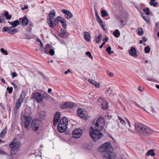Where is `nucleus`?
Segmentation results:
<instances>
[{
	"label": "nucleus",
	"mask_w": 159,
	"mask_h": 159,
	"mask_svg": "<svg viewBox=\"0 0 159 159\" xmlns=\"http://www.w3.org/2000/svg\"><path fill=\"white\" fill-rule=\"evenodd\" d=\"M104 125V120L102 117L99 118L93 125L94 128L91 127L89 131L92 139L94 141L101 139L102 134L100 131L103 129Z\"/></svg>",
	"instance_id": "nucleus-1"
},
{
	"label": "nucleus",
	"mask_w": 159,
	"mask_h": 159,
	"mask_svg": "<svg viewBox=\"0 0 159 159\" xmlns=\"http://www.w3.org/2000/svg\"><path fill=\"white\" fill-rule=\"evenodd\" d=\"M61 115V113L59 112H57L55 114L53 120V124L54 126H55L58 123L57 126V130L59 132L63 133L66 129L68 120L66 117H63L58 122L60 119Z\"/></svg>",
	"instance_id": "nucleus-2"
},
{
	"label": "nucleus",
	"mask_w": 159,
	"mask_h": 159,
	"mask_svg": "<svg viewBox=\"0 0 159 159\" xmlns=\"http://www.w3.org/2000/svg\"><path fill=\"white\" fill-rule=\"evenodd\" d=\"M135 127L137 132L142 136H148L153 131L150 128L139 122L135 123Z\"/></svg>",
	"instance_id": "nucleus-3"
},
{
	"label": "nucleus",
	"mask_w": 159,
	"mask_h": 159,
	"mask_svg": "<svg viewBox=\"0 0 159 159\" xmlns=\"http://www.w3.org/2000/svg\"><path fill=\"white\" fill-rule=\"evenodd\" d=\"M98 150L100 152H106V154L103 155L104 157L107 159H111L112 158V149L110 143H105L99 148Z\"/></svg>",
	"instance_id": "nucleus-4"
},
{
	"label": "nucleus",
	"mask_w": 159,
	"mask_h": 159,
	"mask_svg": "<svg viewBox=\"0 0 159 159\" xmlns=\"http://www.w3.org/2000/svg\"><path fill=\"white\" fill-rule=\"evenodd\" d=\"M20 145L16 139H13V141L9 145V147L11 148L10 153L11 155H14L16 152L19 148Z\"/></svg>",
	"instance_id": "nucleus-5"
},
{
	"label": "nucleus",
	"mask_w": 159,
	"mask_h": 159,
	"mask_svg": "<svg viewBox=\"0 0 159 159\" xmlns=\"http://www.w3.org/2000/svg\"><path fill=\"white\" fill-rule=\"evenodd\" d=\"M32 120V118L30 116H25L24 118H21L22 122L24 124L25 127L27 130H29Z\"/></svg>",
	"instance_id": "nucleus-6"
},
{
	"label": "nucleus",
	"mask_w": 159,
	"mask_h": 159,
	"mask_svg": "<svg viewBox=\"0 0 159 159\" xmlns=\"http://www.w3.org/2000/svg\"><path fill=\"white\" fill-rule=\"evenodd\" d=\"M41 122L39 120H32L31 126L33 129L38 134L40 127H41Z\"/></svg>",
	"instance_id": "nucleus-7"
},
{
	"label": "nucleus",
	"mask_w": 159,
	"mask_h": 159,
	"mask_svg": "<svg viewBox=\"0 0 159 159\" xmlns=\"http://www.w3.org/2000/svg\"><path fill=\"white\" fill-rule=\"evenodd\" d=\"M44 98V96L39 93L36 92L33 93L32 98L34 101H36L38 103L42 102Z\"/></svg>",
	"instance_id": "nucleus-8"
},
{
	"label": "nucleus",
	"mask_w": 159,
	"mask_h": 159,
	"mask_svg": "<svg viewBox=\"0 0 159 159\" xmlns=\"http://www.w3.org/2000/svg\"><path fill=\"white\" fill-rule=\"evenodd\" d=\"M77 114L81 118L84 120H87L89 118L88 112L85 109H78L77 110Z\"/></svg>",
	"instance_id": "nucleus-9"
},
{
	"label": "nucleus",
	"mask_w": 159,
	"mask_h": 159,
	"mask_svg": "<svg viewBox=\"0 0 159 159\" xmlns=\"http://www.w3.org/2000/svg\"><path fill=\"white\" fill-rule=\"evenodd\" d=\"M82 134V131L80 129H77L73 131V137L75 139H78L80 138Z\"/></svg>",
	"instance_id": "nucleus-10"
},
{
	"label": "nucleus",
	"mask_w": 159,
	"mask_h": 159,
	"mask_svg": "<svg viewBox=\"0 0 159 159\" xmlns=\"http://www.w3.org/2000/svg\"><path fill=\"white\" fill-rule=\"evenodd\" d=\"M74 106V103L71 102H66L60 104V106L62 109L71 108Z\"/></svg>",
	"instance_id": "nucleus-11"
},
{
	"label": "nucleus",
	"mask_w": 159,
	"mask_h": 159,
	"mask_svg": "<svg viewBox=\"0 0 159 159\" xmlns=\"http://www.w3.org/2000/svg\"><path fill=\"white\" fill-rule=\"evenodd\" d=\"M98 101L101 103V107L103 109L106 110L108 108V103L104 99L100 98L98 99Z\"/></svg>",
	"instance_id": "nucleus-12"
},
{
	"label": "nucleus",
	"mask_w": 159,
	"mask_h": 159,
	"mask_svg": "<svg viewBox=\"0 0 159 159\" xmlns=\"http://www.w3.org/2000/svg\"><path fill=\"white\" fill-rule=\"evenodd\" d=\"M58 18L59 22L62 24V26L63 28L64 29H66L67 25L66 20L63 17L60 16H58Z\"/></svg>",
	"instance_id": "nucleus-13"
},
{
	"label": "nucleus",
	"mask_w": 159,
	"mask_h": 159,
	"mask_svg": "<svg viewBox=\"0 0 159 159\" xmlns=\"http://www.w3.org/2000/svg\"><path fill=\"white\" fill-rule=\"evenodd\" d=\"M58 16L57 18H50V27H53L54 26L58 24Z\"/></svg>",
	"instance_id": "nucleus-14"
},
{
	"label": "nucleus",
	"mask_w": 159,
	"mask_h": 159,
	"mask_svg": "<svg viewBox=\"0 0 159 159\" xmlns=\"http://www.w3.org/2000/svg\"><path fill=\"white\" fill-rule=\"evenodd\" d=\"M62 12L64 13L65 17L66 19H70L73 16L72 14L69 11L63 9L62 10Z\"/></svg>",
	"instance_id": "nucleus-15"
},
{
	"label": "nucleus",
	"mask_w": 159,
	"mask_h": 159,
	"mask_svg": "<svg viewBox=\"0 0 159 159\" xmlns=\"http://www.w3.org/2000/svg\"><path fill=\"white\" fill-rule=\"evenodd\" d=\"M129 54L133 57H136L137 54L136 53V50L135 48L132 47L129 51Z\"/></svg>",
	"instance_id": "nucleus-16"
},
{
	"label": "nucleus",
	"mask_w": 159,
	"mask_h": 159,
	"mask_svg": "<svg viewBox=\"0 0 159 159\" xmlns=\"http://www.w3.org/2000/svg\"><path fill=\"white\" fill-rule=\"evenodd\" d=\"M84 38L87 42L89 41L91 39L90 33L87 31L85 32L84 33Z\"/></svg>",
	"instance_id": "nucleus-17"
},
{
	"label": "nucleus",
	"mask_w": 159,
	"mask_h": 159,
	"mask_svg": "<svg viewBox=\"0 0 159 159\" xmlns=\"http://www.w3.org/2000/svg\"><path fill=\"white\" fill-rule=\"evenodd\" d=\"M59 35L60 37L64 38H66L67 37V33L63 29H61V33H59Z\"/></svg>",
	"instance_id": "nucleus-18"
},
{
	"label": "nucleus",
	"mask_w": 159,
	"mask_h": 159,
	"mask_svg": "<svg viewBox=\"0 0 159 159\" xmlns=\"http://www.w3.org/2000/svg\"><path fill=\"white\" fill-rule=\"evenodd\" d=\"M19 20L22 21V25L24 26H26L28 24V20L27 17H24L22 19H20Z\"/></svg>",
	"instance_id": "nucleus-19"
},
{
	"label": "nucleus",
	"mask_w": 159,
	"mask_h": 159,
	"mask_svg": "<svg viewBox=\"0 0 159 159\" xmlns=\"http://www.w3.org/2000/svg\"><path fill=\"white\" fill-rule=\"evenodd\" d=\"M89 82L91 84L94 85L96 87L98 88L99 87V84L98 83H97L94 80H89Z\"/></svg>",
	"instance_id": "nucleus-20"
},
{
	"label": "nucleus",
	"mask_w": 159,
	"mask_h": 159,
	"mask_svg": "<svg viewBox=\"0 0 159 159\" xmlns=\"http://www.w3.org/2000/svg\"><path fill=\"white\" fill-rule=\"evenodd\" d=\"M147 155H150L154 157L155 156V153L154 152V150L153 149L149 150L146 154Z\"/></svg>",
	"instance_id": "nucleus-21"
},
{
	"label": "nucleus",
	"mask_w": 159,
	"mask_h": 159,
	"mask_svg": "<svg viewBox=\"0 0 159 159\" xmlns=\"http://www.w3.org/2000/svg\"><path fill=\"white\" fill-rule=\"evenodd\" d=\"M44 52L47 54H50V45L49 44H46L44 48Z\"/></svg>",
	"instance_id": "nucleus-22"
},
{
	"label": "nucleus",
	"mask_w": 159,
	"mask_h": 159,
	"mask_svg": "<svg viewBox=\"0 0 159 159\" xmlns=\"http://www.w3.org/2000/svg\"><path fill=\"white\" fill-rule=\"evenodd\" d=\"M152 103H149V104L147 105L146 108L148 110H151V112L153 113L155 112V111L153 107L152 106Z\"/></svg>",
	"instance_id": "nucleus-23"
},
{
	"label": "nucleus",
	"mask_w": 159,
	"mask_h": 159,
	"mask_svg": "<svg viewBox=\"0 0 159 159\" xmlns=\"http://www.w3.org/2000/svg\"><path fill=\"white\" fill-rule=\"evenodd\" d=\"M113 34L114 35L115 37L116 38L118 37L120 35V33L118 29H116L115 31H114Z\"/></svg>",
	"instance_id": "nucleus-24"
},
{
	"label": "nucleus",
	"mask_w": 159,
	"mask_h": 159,
	"mask_svg": "<svg viewBox=\"0 0 159 159\" xmlns=\"http://www.w3.org/2000/svg\"><path fill=\"white\" fill-rule=\"evenodd\" d=\"M4 16L7 20H10L11 17V16L9 15L8 12L6 11L4 13Z\"/></svg>",
	"instance_id": "nucleus-25"
},
{
	"label": "nucleus",
	"mask_w": 159,
	"mask_h": 159,
	"mask_svg": "<svg viewBox=\"0 0 159 159\" xmlns=\"http://www.w3.org/2000/svg\"><path fill=\"white\" fill-rule=\"evenodd\" d=\"M142 17L143 19L147 22H149L150 21V19H149V17L148 16H145V15L144 14L142 15Z\"/></svg>",
	"instance_id": "nucleus-26"
},
{
	"label": "nucleus",
	"mask_w": 159,
	"mask_h": 159,
	"mask_svg": "<svg viewBox=\"0 0 159 159\" xmlns=\"http://www.w3.org/2000/svg\"><path fill=\"white\" fill-rule=\"evenodd\" d=\"M101 14L102 17H105L107 16L108 15V13L105 10H102L101 11Z\"/></svg>",
	"instance_id": "nucleus-27"
},
{
	"label": "nucleus",
	"mask_w": 159,
	"mask_h": 159,
	"mask_svg": "<svg viewBox=\"0 0 159 159\" xmlns=\"http://www.w3.org/2000/svg\"><path fill=\"white\" fill-rule=\"evenodd\" d=\"M56 13L55 10L52 9L50 11V18H53L56 16Z\"/></svg>",
	"instance_id": "nucleus-28"
},
{
	"label": "nucleus",
	"mask_w": 159,
	"mask_h": 159,
	"mask_svg": "<svg viewBox=\"0 0 159 159\" xmlns=\"http://www.w3.org/2000/svg\"><path fill=\"white\" fill-rule=\"evenodd\" d=\"M46 115V112L45 111H41L39 113V116L40 118H43Z\"/></svg>",
	"instance_id": "nucleus-29"
},
{
	"label": "nucleus",
	"mask_w": 159,
	"mask_h": 159,
	"mask_svg": "<svg viewBox=\"0 0 159 159\" xmlns=\"http://www.w3.org/2000/svg\"><path fill=\"white\" fill-rule=\"evenodd\" d=\"M102 35L101 34H99L96 39V43H99L102 39Z\"/></svg>",
	"instance_id": "nucleus-30"
},
{
	"label": "nucleus",
	"mask_w": 159,
	"mask_h": 159,
	"mask_svg": "<svg viewBox=\"0 0 159 159\" xmlns=\"http://www.w3.org/2000/svg\"><path fill=\"white\" fill-rule=\"evenodd\" d=\"M19 24V21L18 20H15L13 21V23L12 27H15L17 26Z\"/></svg>",
	"instance_id": "nucleus-31"
},
{
	"label": "nucleus",
	"mask_w": 159,
	"mask_h": 159,
	"mask_svg": "<svg viewBox=\"0 0 159 159\" xmlns=\"http://www.w3.org/2000/svg\"><path fill=\"white\" fill-rule=\"evenodd\" d=\"M106 51L109 54H111L114 53L113 51H111V48L110 46L108 47L106 49Z\"/></svg>",
	"instance_id": "nucleus-32"
},
{
	"label": "nucleus",
	"mask_w": 159,
	"mask_h": 159,
	"mask_svg": "<svg viewBox=\"0 0 159 159\" xmlns=\"http://www.w3.org/2000/svg\"><path fill=\"white\" fill-rule=\"evenodd\" d=\"M150 48L149 46H147L145 47L144 49L145 53H149L150 52Z\"/></svg>",
	"instance_id": "nucleus-33"
},
{
	"label": "nucleus",
	"mask_w": 159,
	"mask_h": 159,
	"mask_svg": "<svg viewBox=\"0 0 159 159\" xmlns=\"http://www.w3.org/2000/svg\"><path fill=\"white\" fill-rule=\"evenodd\" d=\"M155 0H150V4L151 6H153L154 7L156 6L157 5V3L156 2Z\"/></svg>",
	"instance_id": "nucleus-34"
},
{
	"label": "nucleus",
	"mask_w": 159,
	"mask_h": 159,
	"mask_svg": "<svg viewBox=\"0 0 159 159\" xmlns=\"http://www.w3.org/2000/svg\"><path fill=\"white\" fill-rule=\"evenodd\" d=\"M118 120L120 121V123L122 124L123 125H125L126 124L125 121L120 116H118Z\"/></svg>",
	"instance_id": "nucleus-35"
},
{
	"label": "nucleus",
	"mask_w": 159,
	"mask_h": 159,
	"mask_svg": "<svg viewBox=\"0 0 159 159\" xmlns=\"http://www.w3.org/2000/svg\"><path fill=\"white\" fill-rule=\"evenodd\" d=\"M7 132L6 129H3L0 134V137H3L6 134Z\"/></svg>",
	"instance_id": "nucleus-36"
},
{
	"label": "nucleus",
	"mask_w": 159,
	"mask_h": 159,
	"mask_svg": "<svg viewBox=\"0 0 159 159\" xmlns=\"http://www.w3.org/2000/svg\"><path fill=\"white\" fill-rule=\"evenodd\" d=\"M133 103L134 104V105L136 106V107H139V108H141V109H143L144 110V111H147V112H148V113H149L148 111H147L145 109V108L144 107H141V106H140V105H138L136 102H134Z\"/></svg>",
	"instance_id": "nucleus-37"
},
{
	"label": "nucleus",
	"mask_w": 159,
	"mask_h": 159,
	"mask_svg": "<svg viewBox=\"0 0 159 159\" xmlns=\"http://www.w3.org/2000/svg\"><path fill=\"white\" fill-rule=\"evenodd\" d=\"M20 101L18 100L17 101V102L16 103V107L17 108H18L20 107V106L21 104L22 103Z\"/></svg>",
	"instance_id": "nucleus-38"
},
{
	"label": "nucleus",
	"mask_w": 159,
	"mask_h": 159,
	"mask_svg": "<svg viewBox=\"0 0 159 159\" xmlns=\"http://www.w3.org/2000/svg\"><path fill=\"white\" fill-rule=\"evenodd\" d=\"M25 98V95H23L22 93L20 95L19 99H18V100L20 101V102H23Z\"/></svg>",
	"instance_id": "nucleus-39"
},
{
	"label": "nucleus",
	"mask_w": 159,
	"mask_h": 159,
	"mask_svg": "<svg viewBox=\"0 0 159 159\" xmlns=\"http://www.w3.org/2000/svg\"><path fill=\"white\" fill-rule=\"evenodd\" d=\"M149 9L148 7H147L146 9H144L143 11L145 12L146 15H149L150 14L149 12Z\"/></svg>",
	"instance_id": "nucleus-40"
},
{
	"label": "nucleus",
	"mask_w": 159,
	"mask_h": 159,
	"mask_svg": "<svg viewBox=\"0 0 159 159\" xmlns=\"http://www.w3.org/2000/svg\"><path fill=\"white\" fill-rule=\"evenodd\" d=\"M120 22L121 25H122V27H123L126 24V21L125 20L123 19H120Z\"/></svg>",
	"instance_id": "nucleus-41"
},
{
	"label": "nucleus",
	"mask_w": 159,
	"mask_h": 159,
	"mask_svg": "<svg viewBox=\"0 0 159 159\" xmlns=\"http://www.w3.org/2000/svg\"><path fill=\"white\" fill-rule=\"evenodd\" d=\"M143 31L142 28H139L138 29V34L139 35H141L143 33Z\"/></svg>",
	"instance_id": "nucleus-42"
},
{
	"label": "nucleus",
	"mask_w": 159,
	"mask_h": 159,
	"mask_svg": "<svg viewBox=\"0 0 159 159\" xmlns=\"http://www.w3.org/2000/svg\"><path fill=\"white\" fill-rule=\"evenodd\" d=\"M85 54L88 56L91 59H92L93 58V56H92L91 53L90 52H86L85 53Z\"/></svg>",
	"instance_id": "nucleus-43"
},
{
	"label": "nucleus",
	"mask_w": 159,
	"mask_h": 159,
	"mask_svg": "<svg viewBox=\"0 0 159 159\" xmlns=\"http://www.w3.org/2000/svg\"><path fill=\"white\" fill-rule=\"evenodd\" d=\"M0 51L2 53L5 54L6 55H7L8 53L6 50H5L3 48H1L0 49Z\"/></svg>",
	"instance_id": "nucleus-44"
},
{
	"label": "nucleus",
	"mask_w": 159,
	"mask_h": 159,
	"mask_svg": "<svg viewBox=\"0 0 159 159\" xmlns=\"http://www.w3.org/2000/svg\"><path fill=\"white\" fill-rule=\"evenodd\" d=\"M98 23L99 24V25H101L103 27L105 26V25H104V23L103 22V21L101 19L98 20Z\"/></svg>",
	"instance_id": "nucleus-45"
},
{
	"label": "nucleus",
	"mask_w": 159,
	"mask_h": 159,
	"mask_svg": "<svg viewBox=\"0 0 159 159\" xmlns=\"http://www.w3.org/2000/svg\"><path fill=\"white\" fill-rule=\"evenodd\" d=\"M18 31L17 29H15L14 30H11V34H13L17 32Z\"/></svg>",
	"instance_id": "nucleus-46"
},
{
	"label": "nucleus",
	"mask_w": 159,
	"mask_h": 159,
	"mask_svg": "<svg viewBox=\"0 0 159 159\" xmlns=\"http://www.w3.org/2000/svg\"><path fill=\"white\" fill-rule=\"evenodd\" d=\"M12 89L13 88L11 87L10 88L7 87V90L9 93H11L12 92Z\"/></svg>",
	"instance_id": "nucleus-47"
},
{
	"label": "nucleus",
	"mask_w": 159,
	"mask_h": 159,
	"mask_svg": "<svg viewBox=\"0 0 159 159\" xmlns=\"http://www.w3.org/2000/svg\"><path fill=\"white\" fill-rule=\"evenodd\" d=\"M55 54V51L54 49H50V56H53Z\"/></svg>",
	"instance_id": "nucleus-48"
},
{
	"label": "nucleus",
	"mask_w": 159,
	"mask_h": 159,
	"mask_svg": "<svg viewBox=\"0 0 159 159\" xmlns=\"http://www.w3.org/2000/svg\"><path fill=\"white\" fill-rule=\"evenodd\" d=\"M8 29L9 27H4L3 28V29L2 30V31L3 32L7 31L8 30Z\"/></svg>",
	"instance_id": "nucleus-49"
},
{
	"label": "nucleus",
	"mask_w": 159,
	"mask_h": 159,
	"mask_svg": "<svg viewBox=\"0 0 159 159\" xmlns=\"http://www.w3.org/2000/svg\"><path fill=\"white\" fill-rule=\"evenodd\" d=\"M147 80L149 81H151L152 82H155L156 81L155 80L151 78H148L147 79Z\"/></svg>",
	"instance_id": "nucleus-50"
},
{
	"label": "nucleus",
	"mask_w": 159,
	"mask_h": 159,
	"mask_svg": "<svg viewBox=\"0 0 159 159\" xmlns=\"http://www.w3.org/2000/svg\"><path fill=\"white\" fill-rule=\"evenodd\" d=\"M12 78L17 76V74L15 72H13L12 73Z\"/></svg>",
	"instance_id": "nucleus-51"
},
{
	"label": "nucleus",
	"mask_w": 159,
	"mask_h": 159,
	"mask_svg": "<svg viewBox=\"0 0 159 159\" xmlns=\"http://www.w3.org/2000/svg\"><path fill=\"white\" fill-rule=\"evenodd\" d=\"M125 119L126 120L127 122V123L128 124L129 126V127L130 128H131V125L130 123V121L128 119L125 118Z\"/></svg>",
	"instance_id": "nucleus-52"
},
{
	"label": "nucleus",
	"mask_w": 159,
	"mask_h": 159,
	"mask_svg": "<svg viewBox=\"0 0 159 159\" xmlns=\"http://www.w3.org/2000/svg\"><path fill=\"white\" fill-rule=\"evenodd\" d=\"M96 16H97V20L98 21L100 19H101V18H100L99 16L98 15V14L97 13H96Z\"/></svg>",
	"instance_id": "nucleus-53"
},
{
	"label": "nucleus",
	"mask_w": 159,
	"mask_h": 159,
	"mask_svg": "<svg viewBox=\"0 0 159 159\" xmlns=\"http://www.w3.org/2000/svg\"><path fill=\"white\" fill-rule=\"evenodd\" d=\"M71 72L70 70L69 69H68L67 71L65 72L64 73L65 74H67L68 73H70Z\"/></svg>",
	"instance_id": "nucleus-54"
},
{
	"label": "nucleus",
	"mask_w": 159,
	"mask_h": 159,
	"mask_svg": "<svg viewBox=\"0 0 159 159\" xmlns=\"http://www.w3.org/2000/svg\"><path fill=\"white\" fill-rule=\"evenodd\" d=\"M4 21V19L2 18H1V16H0V23H2Z\"/></svg>",
	"instance_id": "nucleus-55"
},
{
	"label": "nucleus",
	"mask_w": 159,
	"mask_h": 159,
	"mask_svg": "<svg viewBox=\"0 0 159 159\" xmlns=\"http://www.w3.org/2000/svg\"><path fill=\"white\" fill-rule=\"evenodd\" d=\"M105 44V42H103L101 44V45L99 46V48H102L103 46Z\"/></svg>",
	"instance_id": "nucleus-56"
},
{
	"label": "nucleus",
	"mask_w": 159,
	"mask_h": 159,
	"mask_svg": "<svg viewBox=\"0 0 159 159\" xmlns=\"http://www.w3.org/2000/svg\"><path fill=\"white\" fill-rule=\"evenodd\" d=\"M11 84L15 89H16L17 88L18 86L16 84H15L13 83H12Z\"/></svg>",
	"instance_id": "nucleus-57"
},
{
	"label": "nucleus",
	"mask_w": 159,
	"mask_h": 159,
	"mask_svg": "<svg viewBox=\"0 0 159 159\" xmlns=\"http://www.w3.org/2000/svg\"><path fill=\"white\" fill-rule=\"evenodd\" d=\"M11 28H12L11 27H9V29L7 31V33L11 34Z\"/></svg>",
	"instance_id": "nucleus-58"
},
{
	"label": "nucleus",
	"mask_w": 159,
	"mask_h": 159,
	"mask_svg": "<svg viewBox=\"0 0 159 159\" xmlns=\"http://www.w3.org/2000/svg\"><path fill=\"white\" fill-rule=\"evenodd\" d=\"M5 154V152L2 150H0V154L4 155Z\"/></svg>",
	"instance_id": "nucleus-59"
},
{
	"label": "nucleus",
	"mask_w": 159,
	"mask_h": 159,
	"mask_svg": "<svg viewBox=\"0 0 159 159\" xmlns=\"http://www.w3.org/2000/svg\"><path fill=\"white\" fill-rule=\"evenodd\" d=\"M142 39L144 42H146L147 41V39L145 37H143Z\"/></svg>",
	"instance_id": "nucleus-60"
},
{
	"label": "nucleus",
	"mask_w": 159,
	"mask_h": 159,
	"mask_svg": "<svg viewBox=\"0 0 159 159\" xmlns=\"http://www.w3.org/2000/svg\"><path fill=\"white\" fill-rule=\"evenodd\" d=\"M28 8V6L27 5H25V7H24V8H22V10H25V9H27V8Z\"/></svg>",
	"instance_id": "nucleus-61"
},
{
	"label": "nucleus",
	"mask_w": 159,
	"mask_h": 159,
	"mask_svg": "<svg viewBox=\"0 0 159 159\" xmlns=\"http://www.w3.org/2000/svg\"><path fill=\"white\" fill-rule=\"evenodd\" d=\"M1 81L2 82L3 84H5L6 83L4 80L3 78L1 79Z\"/></svg>",
	"instance_id": "nucleus-62"
},
{
	"label": "nucleus",
	"mask_w": 159,
	"mask_h": 159,
	"mask_svg": "<svg viewBox=\"0 0 159 159\" xmlns=\"http://www.w3.org/2000/svg\"><path fill=\"white\" fill-rule=\"evenodd\" d=\"M104 40L105 42L107 41L108 40V38L107 37H105L104 38Z\"/></svg>",
	"instance_id": "nucleus-63"
},
{
	"label": "nucleus",
	"mask_w": 159,
	"mask_h": 159,
	"mask_svg": "<svg viewBox=\"0 0 159 159\" xmlns=\"http://www.w3.org/2000/svg\"><path fill=\"white\" fill-rule=\"evenodd\" d=\"M109 75L110 77H111L113 75V73L112 72H110L109 73Z\"/></svg>",
	"instance_id": "nucleus-64"
}]
</instances>
